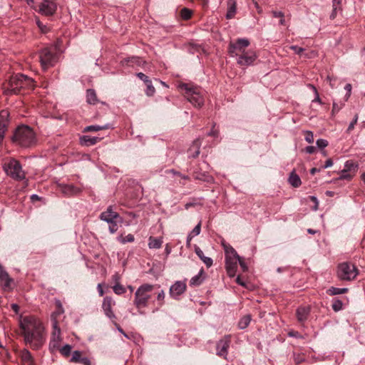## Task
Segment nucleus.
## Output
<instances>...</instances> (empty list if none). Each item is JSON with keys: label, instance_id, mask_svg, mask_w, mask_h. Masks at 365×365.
Segmentation results:
<instances>
[{"label": "nucleus", "instance_id": "nucleus-1", "mask_svg": "<svg viewBox=\"0 0 365 365\" xmlns=\"http://www.w3.org/2000/svg\"><path fill=\"white\" fill-rule=\"evenodd\" d=\"M24 341L34 349H38L43 344V327L34 317H25L20 322Z\"/></svg>", "mask_w": 365, "mask_h": 365}, {"label": "nucleus", "instance_id": "nucleus-2", "mask_svg": "<svg viewBox=\"0 0 365 365\" xmlns=\"http://www.w3.org/2000/svg\"><path fill=\"white\" fill-rule=\"evenodd\" d=\"M11 141L21 147L30 148L37 143V138L31 127L27 125H21L14 130Z\"/></svg>", "mask_w": 365, "mask_h": 365}, {"label": "nucleus", "instance_id": "nucleus-3", "mask_svg": "<svg viewBox=\"0 0 365 365\" xmlns=\"http://www.w3.org/2000/svg\"><path fill=\"white\" fill-rule=\"evenodd\" d=\"M153 287L154 285H151V284H143L135 291L133 304L137 307L138 312L140 314H145V312L143 308L148 306V300L151 297L150 292H151Z\"/></svg>", "mask_w": 365, "mask_h": 365}, {"label": "nucleus", "instance_id": "nucleus-4", "mask_svg": "<svg viewBox=\"0 0 365 365\" xmlns=\"http://www.w3.org/2000/svg\"><path fill=\"white\" fill-rule=\"evenodd\" d=\"M222 245L225 253V269L227 274L230 277H234L237 271V259H239V255L231 245L222 242Z\"/></svg>", "mask_w": 365, "mask_h": 365}, {"label": "nucleus", "instance_id": "nucleus-5", "mask_svg": "<svg viewBox=\"0 0 365 365\" xmlns=\"http://www.w3.org/2000/svg\"><path fill=\"white\" fill-rule=\"evenodd\" d=\"M229 53L231 56H237L238 64L250 65L257 58L255 51L245 46H231L229 47Z\"/></svg>", "mask_w": 365, "mask_h": 365}, {"label": "nucleus", "instance_id": "nucleus-6", "mask_svg": "<svg viewBox=\"0 0 365 365\" xmlns=\"http://www.w3.org/2000/svg\"><path fill=\"white\" fill-rule=\"evenodd\" d=\"M62 51L59 47H43L39 53L40 62L43 69L53 66Z\"/></svg>", "mask_w": 365, "mask_h": 365}, {"label": "nucleus", "instance_id": "nucleus-7", "mask_svg": "<svg viewBox=\"0 0 365 365\" xmlns=\"http://www.w3.org/2000/svg\"><path fill=\"white\" fill-rule=\"evenodd\" d=\"M4 170L7 175L16 180L26 179V174L22 169L21 163L18 160L11 159L4 165Z\"/></svg>", "mask_w": 365, "mask_h": 365}, {"label": "nucleus", "instance_id": "nucleus-8", "mask_svg": "<svg viewBox=\"0 0 365 365\" xmlns=\"http://www.w3.org/2000/svg\"><path fill=\"white\" fill-rule=\"evenodd\" d=\"M359 274V269L354 264L344 262L337 266V276L341 280H353Z\"/></svg>", "mask_w": 365, "mask_h": 365}, {"label": "nucleus", "instance_id": "nucleus-9", "mask_svg": "<svg viewBox=\"0 0 365 365\" xmlns=\"http://www.w3.org/2000/svg\"><path fill=\"white\" fill-rule=\"evenodd\" d=\"M179 88L185 90L186 98L193 106L200 108L204 104L203 96L197 91V88L190 87L187 83H181Z\"/></svg>", "mask_w": 365, "mask_h": 365}, {"label": "nucleus", "instance_id": "nucleus-10", "mask_svg": "<svg viewBox=\"0 0 365 365\" xmlns=\"http://www.w3.org/2000/svg\"><path fill=\"white\" fill-rule=\"evenodd\" d=\"M23 79L24 74H16L11 76L9 81L7 91L10 93H19L23 88Z\"/></svg>", "mask_w": 365, "mask_h": 365}, {"label": "nucleus", "instance_id": "nucleus-11", "mask_svg": "<svg viewBox=\"0 0 365 365\" xmlns=\"http://www.w3.org/2000/svg\"><path fill=\"white\" fill-rule=\"evenodd\" d=\"M115 302L112 297L106 296L103 299L102 309L104 314L108 317L112 322H115L117 319L115 314L113 312V307L115 306Z\"/></svg>", "mask_w": 365, "mask_h": 365}, {"label": "nucleus", "instance_id": "nucleus-12", "mask_svg": "<svg viewBox=\"0 0 365 365\" xmlns=\"http://www.w3.org/2000/svg\"><path fill=\"white\" fill-rule=\"evenodd\" d=\"M57 9V4L54 0H43L38 4V12L44 15H52Z\"/></svg>", "mask_w": 365, "mask_h": 365}, {"label": "nucleus", "instance_id": "nucleus-13", "mask_svg": "<svg viewBox=\"0 0 365 365\" xmlns=\"http://www.w3.org/2000/svg\"><path fill=\"white\" fill-rule=\"evenodd\" d=\"M187 284L185 282L176 281L170 287L169 294L173 299H179L180 296L186 291Z\"/></svg>", "mask_w": 365, "mask_h": 365}, {"label": "nucleus", "instance_id": "nucleus-14", "mask_svg": "<svg viewBox=\"0 0 365 365\" xmlns=\"http://www.w3.org/2000/svg\"><path fill=\"white\" fill-rule=\"evenodd\" d=\"M290 48L295 53H297L299 56H304V58H314L317 54V51L311 50L310 47L291 46Z\"/></svg>", "mask_w": 365, "mask_h": 365}, {"label": "nucleus", "instance_id": "nucleus-15", "mask_svg": "<svg viewBox=\"0 0 365 365\" xmlns=\"http://www.w3.org/2000/svg\"><path fill=\"white\" fill-rule=\"evenodd\" d=\"M100 219L110 224V222H112L113 219H120V220H122V217L119 215L118 212L113 211V207L110 205L106 211L101 212Z\"/></svg>", "mask_w": 365, "mask_h": 365}, {"label": "nucleus", "instance_id": "nucleus-16", "mask_svg": "<svg viewBox=\"0 0 365 365\" xmlns=\"http://www.w3.org/2000/svg\"><path fill=\"white\" fill-rule=\"evenodd\" d=\"M70 362L81 363V364L83 365H91L90 358L86 357V356H83L82 351H78V349H76V351L72 352Z\"/></svg>", "mask_w": 365, "mask_h": 365}, {"label": "nucleus", "instance_id": "nucleus-17", "mask_svg": "<svg viewBox=\"0 0 365 365\" xmlns=\"http://www.w3.org/2000/svg\"><path fill=\"white\" fill-rule=\"evenodd\" d=\"M230 346V340L229 339H221L218 341L217 344V354L227 358Z\"/></svg>", "mask_w": 365, "mask_h": 365}, {"label": "nucleus", "instance_id": "nucleus-18", "mask_svg": "<svg viewBox=\"0 0 365 365\" xmlns=\"http://www.w3.org/2000/svg\"><path fill=\"white\" fill-rule=\"evenodd\" d=\"M311 308L309 306H299L296 309L297 319L301 323L305 322L307 319L310 314Z\"/></svg>", "mask_w": 365, "mask_h": 365}, {"label": "nucleus", "instance_id": "nucleus-19", "mask_svg": "<svg viewBox=\"0 0 365 365\" xmlns=\"http://www.w3.org/2000/svg\"><path fill=\"white\" fill-rule=\"evenodd\" d=\"M0 280L3 283V289H11V284L13 282V279L9 277L7 271L4 270L2 264H0Z\"/></svg>", "mask_w": 365, "mask_h": 365}, {"label": "nucleus", "instance_id": "nucleus-20", "mask_svg": "<svg viewBox=\"0 0 365 365\" xmlns=\"http://www.w3.org/2000/svg\"><path fill=\"white\" fill-rule=\"evenodd\" d=\"M200 147H201V141L200 138H197L196 140H193L192 144L190 145V147L187 150L188 153V158H197L200 152Z\"/></svg>", "mask_w": 365, "mask_h": 365}, {"label": "nucleus", "instance_id": "nucleus-21", "mask_svg": "<svg viewBox=\"0 0 365 365\" xmlns=\"http://www.w3.org/2000/svg\"><path fill=\"white\" fill-rule=\"evenodd\" d=\"M193 178L195 180H202L207 182H213L215 180L212 175L208 174L207 171L194 170Z\"/></svg>", "mask_w": 365, "mask_h": 365}, {"label": "nucleus", "instance_id": "nucleus-22", "mask_svg": "<svg viewBox=\"0 0 365 365\" xmlns=\"http://www.w3.org/2000/svg\"><path fill=\"white\" fill-rule=\"evenodd\" d=\"M61 191L64 195H74L81 192V188L77 187L73 184H64V185L61 186Z\"/></svg>", "mask_w": 365, "mask_h": 365}, {"label": "nucleus", "instance_id": "nucleus-23", "mask_svg": "<svg viewBox=\"0 0 365 365\" xmlns=\"http://www.w3.org/2000/svg\"><path fill=\"white\" fill-rule=\"evenodd\" d=\"M195 252L196 255H197V257L199 258H200V259L202 260V262H203L205 263L206 267H211V265H212V264H213L212 258L205 257L203 251L201 250L200 247L197 246V245H195Z\"/></svg>", "mask_w": 365, "mask_h": 365}, {"label": "nucleus", "instance_id": "nucleus-24", "mask_svg": "<svg viewBox=\"0 0 365 365\" xmlns=\"http://www.w3.org/2000/svg\"><path fill=\"white\" fill-rule=\"evenodd\" d=\"M101 139V138H99V136L82 135L80 137L79 140L81 145H96Z\"/></svg>", "mask_w": 365, "mask_h": 365}, {"label": "nucleus", "instance_id": "nucleus-25", "mask_svg": "<svg viewBox=\"0 0 365 365\" xmlns=\"http://www.w3.org/2000/svg\"><path fill=\"white\" fill-rule=\"evenodd\" d=\"M205 278V272L203 268L200 269L197 274L195 275L190 279V286H200L202 284Z\"/></svg>", "mask_w": 365, "mask_h": 365}, {"label": "nucleus", "instance_id": "nucleus-26", "mask_svg": "<svg viewBox=\"0 0 365 365\" xmlns=\"http://www.w3.org/2000/svg\"><path fill=\"white\" fill-rule=\"evenodd\" d=\"M144 60L140 57H137V56H132L131 57L124 58L121 61L123 64L130 65V66H133V65H141L145 63Z\"/></svg>", "mask_w": 365, "mask_h": 365}, {"label": "nucleus", "instance_id": "nucleus-27", "mask_svg": "<svg viewBox=\"0 0 365 365\" xmlns=\"http://www.w3.org/2000/svg\"><path fill=\"white\" fill-rule=\"evenodd\" d=\"M342 11V1L341 0H332V11L330 14L329 18L331 19H336L339 12Z\"/></svg>", "mask_w": 365, "mask_h": 365}, {"label": "nucleus", "instance_id": "nucleus-28", "mask_svg": "<svg viewBox=\"0 0 365 365\" xmlns=\"http://www.w3.org/2000/svg\"><path fill=\"white\" fill-rule=\"evenodd\" d=\"M21 358L24 365H34V361L31 351L29 349H23L21 353Z\"/></svg>", "mask_w": 365, "mask_h": 365}, {"label": "nucleus", "instance_id": "nucleus-29", "mask_svg": "<svg viewBox=\"0 0 365 365\" xmlns=\"http://www.w3.org/2000/svg\"><path fill=\"white\" fill-rule=\"evenodd\" d=\"M237 3L236 0H228L227 11L226 14L227 19H232L236 13Z\"/></svg>", "mask_w": 365, "mask_h": 365}, {"label": "nucleus", "instance_id": "nucleus-30", "mask_svg": "<svg viewBox=\"0 0 365 365\" xmlns=\"http://www.w3.org/2000/svg\"><path fill=\"white\" fill-rule=\"evenodd\" d=\"M86 101L90 104H96L98 101L94 88H88L86 91Z\"/></svg>", "mask_w": 365, "mask_h": 365}, {"label": "nucleus", "instance_id": "nucleus-31", "mask_svg": "<svg viewBox=\"0 0 365 365\" xmlns=\"http://www.w3.org/2000/svg\"><path fill=\"white\" fill-rule=\"evenodd\" d=\"M110 128V124L91 125L83 128V132H97V130H106Z\"/></svg>", "mask_w": 365, "mask_h": 365}, {"label": "nucleus", "instance_id": "nucleus-32", "mask_svg": "<svg viewBox=\"0 0 365 365\" xmlns=\"http://www.w3.org/2000/svg\"><path fill=\"white\" fill-rule=\"evenodd\" d=\"M288 181L294 187H299L302 183V180L299 175L296 174L294 170H292L289 176Z\"/></svg>", "mask_w": 365, "mask_h": 365}, {"label": "nucleus", "instance_id": "nucleus-33", "mask_svg": "<svg viewBox=\"0 0 365 365\" xmlns=\"http://www.w3.org/2000/svg\"><path fill=\"white\" fill-rule=\"evenodd\" d=\"M345 167L348 173H353L354 176L356 171L358 170L359 164L356 163V162L353 161V160H348L346 162H345Z\"/></svg>", "mask_w": 365, "mask_h": 365}, {"label": "nucleus", "instance_id": "nucleus-34", "mask_svg": "<svg viewBox=\"0 0 365 365\" xmlns=\"http://www.w3.org/2000/svg\"><path fill=\"white\" fill-rule=\"evenodd\" d=\"M163 240L161 238L157 237H150L149 238L148 246L150 249H159V247H162Z\"/></svg>", "mask_w": 365, "mask_h": 365}, {"label": "nucleus", "instance_id": "nucleus-35", "mask_svg": "<svg viewBox=\"0 0 365 365\" xmlns=\"http://www.w3.org/2000/svg\"><path fill=\"white\" fill-rule=\"evenodd\" d=\"M251 320V314H246L245 316L242 317L238 322V327L240 329H245V328L247 327Z\"/></svg>", "mask_w": 365, "mask_h": 365}, {"label": "nucleus", "instance_id": "nucleus-36", "mask_svg": "<svg viewBox=\"0 0 365 365\" xmlns=\"http://www.w3.org/2000/svg\"><path fill=\"white\" fill-rule=\"evenodd\" d=\"M348 288H338V287H330L327 289V293L329 295H337L343 294V293L348 292Z\"/></svg>", "mask_w": 365, "mask_h": 365}, {"label": "nucleus", "instance_id": "nucleus-37", "mask_svg": "<svg viewBox=\"0 0 365 365\" xmlns=\"http://www.w3.org/2000/svg\"><path fill=\"white\" fill-rule=\"evenodd\" d=\"M145 93L148 96H153L155 93V88L154 86L153 85L152 81L150 79H149L148 76L147 77L146 82H145Z\"/></svg>", "mask_w": 365, "mask_h": 365}, {"label": "nucleus", "instance_id": "nucleus-38", "mask_svg": "<svg viewBox=\"0 0 365 365\" xmlns=\"http://www.w3.org/2000/svg\"><path fill=\"white\" fill-rule=\"evenodd\" d=\"M343 301L339 298L332 299V309L335 312H338V311L342 310L343 309Z\"/></svg>", "mask_w": 365, "mask_h": 365}, {"label": "nucleus", "instance_id": "nucleus-39", "mask_svg": "<svg viewBox=\"0 0 365 365\" xmlns=\"http://www.w3.org/2000/svg\"><path fill=\"white\" fill-rule=\"evenodd\" d=\"M24 79L22 81V88H34V81L32 78L27 76V75H24Z\"/></svg>", "mask_w": 365, "mask_h": 365}, {"label": "nucleus", "instance_id": "nucleus-40", "mask_svg": "<svg viewBox=\"0 0 365 365\" xmlns=\"http://www.w3.org/2000/svg\"><path fill=\"white\" fill-rule=\"evenodd\" d=\"M9 123V113L7 110H1L0 111V123L7 125Z\"/></svg>", "mask_w": 365, "mask_h": 365}, {"label": "nucleus", "instance_id": "nucleus-41", "mask_svg": "<svg viewBox=\"0 0 365 365\" xmlns=\"http://www.w3.org/2000/svg\"><path fill=\"white\" fill-rule=\"evenodd\" d=\"M113 291L114 293H115V294L120 295L126 292V289L125 287H124L123 285H121V284H120L118 282V283H115L114 286H113Z\"/></svg>", "mask_w": 365, "mask_h": 365}, {"label": "nucleus", "instance_id": "nucleus-42", "mask_svg": "<svg viewBox=\"0 0 365 365\" xmlns=\"http://www.w3.org/2000/svg\"><path fill=\"white\" fill-rule=\"evenodd\" d=\"M354 175L349 174L348 171H346V168L345 165L344 166V169L341 171V173L338 178V180H350L353 179Z\"/></svg>", "mask_w": 365, "mask_h": 365}, {"label": "nucleus", "instance_id": "nucleus-43", "mask_svg": "<svg viewBox=\"0 0 365 365\" xmlns=\"http://www.w3.org/2000/svg\"><path fill=\"white\" fill-rule=\"evenodd\" d=\"M307 86L312 88L315 94V97L313 99V102H318L319 103H322V98L321 97H319V93L317 88L315 87V86L311 85V83H309Z\"/></svg>", "mask_w": 365, "mask_h": 365}, {"label": "nucleus", "instance_id": "nucleus-44", "mask_svg": "<svg viewBox=\"0 0 365 365\" xmlns=\"http://www.w3.org/2000/svg\"><path fill=\"white\" fill-rule=\"evenodd\" d=\"M123 221V218L121 217V220H113L111 222H110L109 224V231L110 232H115L116 230H118V222H122Z\"/></svg>", "mask_w": 365, "mask_h": 365}, {"label": "nucleus", "instance_id": "nucleus-45", "mask_svg": "<svg viewBox=\"0 0 365 365\" xmlns=\"http://www.w3.org/2000/svg\"><path fill=\"white\" fill-rule=\"evenodd\" d=\"M180 14H181V17L182 19H190V17L192 14V10L189 9V8L185 7L181 9Z\"/></svg>", "mask_w": 365, "mask_h": 365}, {"label": "nucleus", "instance_id": "nucleus-46", "mask_svg": "<svg viewBox=\"0 0 365 365\" xmlns=\"http://www.w3.org/2000/svg\"><path fill=\"white\" fill-rule=\"evenodd\" d=\"M118 240H120L121 243L133 242V241L135 240V237L133 234H128L126 236H124V237L123 236H120Z\"/></svg>", "mask_w": 365, "mask_h": 365}, {"label": "nucleus", "instance_id": "nucleus-47", "mask_svg": "<svg viewBox=\"0 0 365 365\" xmlns=\"http://www.w3.org/2000/svg\"><path fill=\"white\" fill-rule=\"evenodd\" d=\"M36 24L38 26V28L43 34H47L48 31H49L50 29L46 24H43V22L40 20H36Z\"/></svg>", "mask_w": 365, "mask_h": 365}, {"label": "nucleus", "instance_id": "nucleus-48", "mask_svg": "<svg viewBox=\"0 0 365 365\" xmlns=\"http://www.w3.org/2000/svg\"><path fill=\"white\" fill-rule=\"evenodd\" d=\"M250 42L249 39H247V38H239L237 40V42L235 45H237L238 46H248L250 45ZM230 45H233L232 43H230Z\"/></svg>", "mask_w": 365, "mask_h": 365}, {"label": "nucleus", "instance_id": "nucleus-49", "mask_svg": "<svg viewBox=\"0 0 365 365\" xmlns=\"http://www.w3.org/2000/svg\"><path fill=\"white\" fill-rule=\"evenodd\" d=\"M71 349H72L71 345L65 344L61 349L60 352L61 354H63V356H69V354H71Z\"/></svg>", "mask_w": 365, "mask_h": 365}, {"label": "nucleus", "instance_id": "nucleus-50", "mask_svg": "<svg viewBox=\"0 0 365 365\" xmlns=\"http://www.w3.org/2000/svg\"><path fill=\"white\" fill-rule=\"evenodd\" d=\"M358 120H359V115H358V114H355L353 120H351V123H349V124L346 128V132L348 133H350V132H351V130L353 129H354V126H355L356 123H357Z\"/></svg>", "mask_w": 365, "mask_h": 365}, {"label": "nucleus", "instance_id": "nucleus-51", "mask_svg": "<svg viewBox=\"0 0 365 365\" xmlns=\"http://www.w3.org/2000/svg\"><path fill=\"white\" fill-rule=\"evenodd\" d=\"M316 144L319 149H324V148L327 147L329 142L327 140H324V138H318Z\"/></svg>", "mask_w": 365, "mask_h": 365}, {"label": "nucleus", "instance_id": "nucleus-52", "mask_svg": "<svg viewBox=\"0 0 365 365\" xmlns=\"http://www.w3.org/2000/svg\"><path fill=\"white\" fill-rule=\"evenodd\" d=\"M305 140L307 141V143H314V134L312 131H310V130H307L305 131Z\"/></svg>", "mask_w": 365, "mask_h": 365}, {"label": "nucleus", "instance_id": "nucleus-53", "mask_svg": "<svg viewBox=\"0 0 365 365\" xmlns=\"http://www.w3.org/2000/svg\"><path fill=\"white\" fill-rule=\"evenodd\" d=\"M61 336V329L58 327L56 329H54L52 332V340L53 341H58L60 339Z\"/></svg>", "mask_w": 365, "mask_h": 365}, {"label": "nucleus", "instance_id": "nucleus-54", "mask_svg": "<svg viewBox=\"0 0 365 365\" xmlns=\"http://www.w3.org/2000/svg\"><path fill=\"white\" fill-rule=\"evenodd\" d=\"M200 232H201V221H200L199 223H197V225H195V227H193V229L191 231V233L193 235V237L197 236V235H200Z\"/></svg>", "mask_w": 365, "mask_h": 365}, {"label": "nucleus", "instance_id": "nucleus-55", "mask_svg": "<svg viewBox=\"0 0 365 365\" xmlns=\"http://www.w3.org/2000/svg\"><path fill=\"white\" fill-rule=\"evenodd\" d=\"M56 305H57V310L53 312L54 315L56 317H57V315L61 314V313H63V312H64V309L62 306L61 301H59V299L56 302Z\"/></svg>", "mask_w": 365, "mask_h": 365}, {"label": "nucleus", "instance_id": "nucleus-56", "mask_svg": "<svg viewBox=\"0 0 365 365\" xmlns=\"http://www.w3.org/2000/svg\"><path fill=\"white\" fill-rule=\"evenodd\" d=\"M157 299L158 300V303L160 306H162V304H164V299H165V292L164 290H161L160 292H158L157 295Z\"/></svg>", "mask_w": 365, "mask_h": 365}, {"label": "nucleus", "instance_id": "nucleus-57", "mask_svg": "<svg viewBox=\"0 0 365 365\" xmlns=\"http://www.w3.org/2000/svg\"><path fill=\"white\" fill-rule=\"evenodd\" d=\"M237 262L240 264L242 271L246 272L248 269V267L246 262L244 261L243 258L240 257L239 255V259H237Z\"/></svg>", "mask_w": 365, "mask_h": 365}, {"label": "nucleus", "instance_id": "nucleus-58", "mask_svg": "<svg viewBox=\"0 0 365 365\" xmlns=\"http://www.w3.org/2000/svg\"><path fill=\"white\" fill-rule=\"evenodd\" d=\"M7 128V125L0 124V139L4 138Z\"/></svg>", "mask_w": 365, "mask_h": 365}, {"label": "nucleus", "instance_id": "nucleus-59", "mask_svg": "<svg viewBox=\"0 0 365 365\" xmlns=\"http://www.w3.org/2000/svg\"><path fill=\"white\" fill-rule=\"evenodd\" d=\"M309 199H310V200L312 202H313V203H314V205L313 207V210H317L318 207H319V201H318L317 197L316 196H309Z\"/></svg>", "mask_w": 365, "mask_h": 365}, {"label": "nucleus", "instance_id": "nucleus-60", "mask_svg": "<svg viewBox=\"0 0 365 365\" xmlns=\"http://www.w3.org/2000/svg\"><path fill=\"white\" fill-rule=\"evenodd\" d=\"M51 323L53 327V330L56 329V328H58V322L56 320V317L55 316V314H52L51 315Z\"/></svg>", "mask_w": 365, "mask_h": 365}, {"label": "nucleus", "instance_id": "nucleus-61", "mask_svg": "<svg viewBox=\"0 0 365 365\" xmlns=\"http://www.w3.org/2000/svg\"><path fill=\"white\" fill-rule=\"evenodd\" d=\"M28 5L32 6L34 9H38V5L40 3H38L36 0H27Z\"/></svg>", "mask_w": 365, "mask_h": 365}, {"label": "nucleus", "instance_id": "nucleus-62", "mask_svg": "<svg viewBox=\"0 0 365 365\" xmlns=\"http://www.w3.org/2000/svg\"><path fill=\"white\" fill-rule=\"evenodd\" d=\"M317 148L315 146H307L305 147L304 148V151L307 153H309V154H312V153H314V152L316 151Z\"/></svg>", "mask_w": 365, "mask_h": 365}, {"label": "nucleus", "instance_id": "nucleus-63", "mask_svg": "<svg viewBox=\"0 0 365 365\" xmlns=\"http://www.w3.org/2000/svg\"><path fill=\"white\" fill-rule=\"evenodd\" d=\"M137 76L139 78V79L142 80L145 84L147 81V75L144 74V73L140 72L136 73Z\"/></svg>", "mask_w": 365, "mask_h": 365}, {"label": "nucleus", "instance_id": "nucleus-64", "mask_svg": "<svg viewBox=\"0 0 365 365\" xmlns=\"http://www.w3.org/2000/svg\"><path fill=\"white\" fill-rule=\"evenodd\" d=\"M333 160L332 159H328L326 160L324 165L322 166V169L329 168V167L332 166Z\"/></svg>", "mask_w": 365, "mask_h": 365}]
</instances>
